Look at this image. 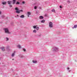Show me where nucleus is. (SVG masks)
Wrapping results in <instances>:
<instances>
[{
	"label": "nucleus",
	"instance_id": "nucleus-1",
	"mask_svg": "<svg viewBox=\"0 0 77 77\" xmlns=\"http://www.w3.org/2000/svg\"><path fill=\"white\" fill-rule=\"evenodd\" d=\"M15 9L16 11V13H17V14H20V12H23V11L22 10H19V9H18V8L17 7L15 8Z\"/></svg>",
	"mask_w": 77,
	"mask_h": 77
},
{
	"label": "nucleus",
	"instance_id": "nucleus-2",
	"mask_svg": "<svg viewBox=\"0 0 77 77\" xmlns=\"http://www.w3.org/2000/svg\"><path fill=\"white\" fill-rule=\"evenodd\" d=\"M5 30V33H9V30L8 28H5L4 29Z\"/></svg>",
	"mask_w": 77,
	"mask_h": 77
},
{
	"label": "nucleus",
	"instance_id": "nucleus-3",
	"mask_svg": "<svg viewBox=\"0 0 77 77\" xmlns=\"http://www.w3.org/2000/svg\"><path fill=\"white\" fill-rule=\"evenodd\" d=\"M49 26L50 27H53V23L51 22H50L49 23Z\"/></svg>",
	"mask_w": 77,
	"mask_h": 77
},
{
	"label": "nucleus",
	"instance_id": "nucleus-4",
	"mask_svg": "<svg viewBox=\"0 0 77 77\" xmlns=\"http://www.w3.org/2000/svg\"><path fill=\"white\" fill-rule=\"evenodd\" d=\"M7 3H8V5H11L12 1H8L7 2Z\"/></svg>",
	"mask_w": 77,
	"mask_h": 77
},
{
	"label": "nucleus",
	"instance_id": "nucleus-5",
	"mask_svg": "<svg viewBox=\"0 0 77 77\" xmlns=\"http://www.w3.org/2000/svg\"><path fill=\"white\" fill-rule=\"evenodd\" d=\"M77 27V25H75L73 27H72V29H74V28H76Z\"/></svg>",
	"mask_w": 77,
	"mask_h": 77
},
{
	"label": "nucleus",
	"instance_id": "nucleus-6",
	"mask_svg": "<svg viewBox=\"0 0 77 77\" xmlns=\"http://www.w3.org/2000/svg\"><path fill=\"white\" fill-rule=\"evenodd\" d=\"M1 48L2 50L3 51H5V48L4 47L2 48Z\"/></svg>",
	"mask_w": 77,
	"mask_h": 77
},
{
	"label": "nucleus",
	"instance_id": "nucleus-7",
	"mask_svg": "<svg viewBox=\"0 0 77 77\" xmlns=\"http://www.w3.org/2000/svg\"><path fill=\"white\" fill-rule=\"evenodd\" d=\"M20 18H24V15H22L20 17Z\"/></svg>",
	"mask_w": 77,
	"mask_h": 77
},
{
	"label": "nucleus",
	"instance_id": "nucleus-8",
	"mask_svg": "<svg viewBox=\"0 0 77 77\" xmlns=\"http://www.w3.org/2000/svg\"><path fill=\"white\" fill-rule=\"evenodd\" d=\"M17 47H18V48H21V46L20 45H18L17 46Z\"/></svg>",
	"mask_w": 77,
	"mask_h": 77
},
{
	"label": "nucleus",
	"instance_id": "nucleus-9",
	"mask_svg": "<svg viewBox=\"0 0 77 77\" xmlns=\"http://www.w3.org/2000/svg\"><path fill=\"white\" fill-rule=\"evenodd\" d=\"M13 5H14L15 3V2H16V0H13Z\"/></svg>",
	"mask_w": 77,
	"mask_h": 77
},
{
	"label": "nucleus",
	"instance_id": "nucleus-10",
	"mask_svg": "<svg viewBox=\"0 0 77 77\" xmlns=\"http://www.w3.org/2000/svg\"><path fill=\"white\" fill-rule=\"evenodd\" d=\"M32 62L33 63H37V61H34V60H32Z\"/></svg>",
	"mask_w": 77,
	"mask_h": 77
},
{
	"label": "nucleus",
	"instance_id": "nucleus-11",
	"mask_svg": "<svg viewBox=\"0 0 77 77\" xmlns=\"http://www.w3.org/2000/svg\"><path fill=\"white\" fill-rule=\"evenodd\" d=\"M43 18L44 17L42 16H40L39 17L40 19H43Z\"/></svg>",
	"mask_w": 77,
	"mask_h": 77
},
{
	"label": "nucleus",
	"instance_id": "nucleus-12",
	"mask_svg": "<svg viewBox=\"0 0 77 77\" xmlns=\"http://www.w3.org/2000/svg\"><path fill=\"white\" fill-rule=\"evenodd\" d=\"M2 4L4 5H6V2H3Z\"/></svg>",
	"mask_w": 77,
	"mask_h": 77
},
{
	"label": "nucleus",
	"instance_id": "nucleus-13",
	"mask_svg": "<svg viewBox=\"0 0 77 77\" xmlns=\"http://www.w3.org/2000/svg\"><path fill=\"white\" fill-rule=\"evenodd\" d=\"M27 13H28L27 14L29 15H31V13H30V12H28Z\"/></svg>",
	"mask_w": 77,
	"mask_h": 77
},
{
	"label": "nucleus",
	"instance_id": "nucleus-14",
	"mask_svg": "<svg viewBox=\"0 0 77 77\" xmlns=\"http://www.w3.org/2000/svg\"><path fill=\"white\" fill-rule=\"evenodd\" d=\"M37 26H33V27L34 29H36V28L37 27Z\"/></svg>",
	"mask_w": 77,
	"mask_h": 77
},
{
	"label": "nucleus",
	"instance_id": "nucleus-15",
	"mask_svg": "<svg viewBox=\"0 0 77 77\" xmlns=\"http://www.w3.org/2000/svg\"><path fill=\"white\" fill-rule=\"evenodd\" d=\"M41 23H45V20H42V21H41Z\"/></svg>",
	"mask_w": 77,
	"mask_h": 77
},
{
	"label": "nucleus",
	"instance_id": "nucleus-16",
	"mask_svg": "<svg viewBox=\"0 0 77 77\" xmlns=\"http://www.w3.org/2000/svg\"><path fill=\"white\" fill-rule=\"evenodd\" d=\"M14 55H15V53H13L12 55V57H14Z\"/></svg>",
	"mask_w": 77,
	"mask_h": 77
},
{
	"label": "nucleus",
	"instance_id": "nucleus-17",
	"mask_svg": "<svg viewBox=\"0 0 77 77\" xmlns=\"http://www.w3.org/2000/svg\"><path fill=\"white\" fill-rule=\"evenodd\" d=\"M51 11H52V12H55V10H54V9H53Z\"/></svg>",
	"mask_w": 77,
	"mask_h": 77
},
{
	"label": "nucleus",
	"instance_id": "nucleus-18",
	"mask_svg": "<svg viewBox=\"0 0 77 77\" xmlns=\"http://www.w3.org/2000/svg\"><path fill=\"white\" fill-rule=\"evenodd\" d=\"M33 32L34 33H36V31L35 29L33 31Z\"/></svg>",
	"mask_w": 77,
	"mask_h": 77
},
{
	"label": "nucleus",
	"instance_id": "nucleus-19",
	"mask_svg": "<svg viewBox=\"0 0 77 77\" xmlns=\"http://www.w3.org/2000/svg\"><path fill=\"white\" fill-rule=\"evenodd\" d=\"M39 27H37V28H36V29H37V30H39Z\"/></svg>",
	"mask_w": 77,
	"mask_h": 77
},
{
	"label": "nucleus",
	"instance_id": "nucleus-20",
	"mask_svg": "<svg viewBox=\"0 0 77 77\" xmlns=\"http://www.w3.org/2000/svg\"><path fill=\"white\" fill-rule=\"evenodd\" d=\"M20 4V2H17L16 3V5H19Z\"/></svg>",
	"mask_w": 77,
	"mask_h": 77
},
{
	"label": "nucleus",
	"instance_id": "nucleus-21",
	"mask_svg": "<svg viewBox=\"0 0 77 77\" xmlns=\"http://www.w3.org/2000/svg\"><path fill=\"white\" fill-rule=\"evenodd\" d=\"M37 8V7H36V6H35L34 7V9H36V8Z\"/></svg>",
	"mask_w": 77,
	"mask_h": 77
},
{
	"label": "nucleus",
	"instance_id": "nucleus-22",
	"mask_svg": "<svg viewBox=\"0 0 77 77\" xmlns=\"http://www.w3.org/2000/svg\"><path fill=\"white\" fill-rule=\"evenodd\" d=\"M6 39L7 41H8V40H9V38H6Z\"/></svg>",
	"mask_w": 77,
	"mask_h": 77
},
{
	"label": "nucleus",
	"instance_id": "nucleus-23",
	"mask_svg": "<svg viewBox=\"0 0 77 77\" xmlns=\"http://www.w3.org/2000/svg\"><path fill=\"white\" fill-rule=\"evenodd\" d=\"M60 8H62V7L61 5H60Z\"/></svg>",
	"mask_w": 77,
	"mask_h": 77
},
{
	"label": "nucleus",
	"instance_id": "nucleus-24",
	"mask_svg": "<svg viewBox=\"0 0 77 77\" xmlns=\"http://www.w3.org/2000/svg\"><path fill=\"white\" fill-rule=\"evenodd\" d=\"M23 51H26V49H23Z\"/></svg>",
	"mask_w": 77,
	"mask_h": 77
},
{
	"label": "nucleus",
	"instance_id": "nucleus-25",
	"mask_svg": "<svg viewBox=\"0 0 77 77\" xmlns=\"http://www.w3.org/2000/svg\"><path fill=\"white\" fill-rule=\"evenodd\" d=\"M9 7H12V5H9Z\"/></svg>",
	"mask_w": 77,
	"mask_h": 77
},
{
	"label": "nucleus",
	"instance_id": "nucleus-26",
	"mask_svg": "<svg viewBox=\"0 0 77 77\" xmlns=\"http://www.w3.org/2000/svg\"><path fill=\"white\" fill-rule=\"evenodd\" d=\"M22 3L24 4V2H23Z\"/></svg>",
	"mask_w": 77,
	"mask_h": 77
},
{
	"label": "nucleus",
	"instance_id": "nucleus-27",
	"mask_svg": "<svg viewBox=\"0 0 77 77\" xmlns=\"http://www.w3.org/2000/svg\"><path fill=\"white\" fill-rule=\"evenodd\" d=\"M1 13H2L0 11V14H1Z\"/></svg>",
	"mask_w": 77,
	"mask_h": 77
},
{
	"label": "nucleus",
	"instance_id": "nucleus-28",
	"mask_svg": "<svg viewBox=\"0 0 77 77\" xmlns=\"http://www.w3.org/2000/svg\"><path fill=\"white\" fill-rule=\"evenodd\" d=\"M39 8H40V9H41V7H39Z\"/></svg>",
	"mask_w": 77,
	"mask_h": 77
},
{
	"label": "nucleus",
	"instance_id": "nucleus-29",
	"mask_svg": "<svg viewBox=\"0 0 77 77\" xmlns=\"http://www.w3.org/2000/svg\"><path fill=\"white\" fill-rule=\"evenodd\" d=\"M28 17H29V15H28Z\"/></svg>",
	"mask_w": 77,
	"mask_h": 77
},
{
	"label": "nucleus",
	"instance_id": "nucleus-30",
	"mask_svg": "<svg viewBox=\"0 0 77 77\" xmlns=\"http://www.w3.org/2000/svg\"><path fill=\"white\" fill-rule=\"evenodd\" d=\"M68 69H69V68L68 67L67 68Z\"/></svg>",
	"mask_w": 77,
	"mask_h": 77
},
{
	"label": "nucleus",
	"instance_id": "nucleus-31",
	"mask_svg": "<svg viewBox=\"0 0 77 77\" xmlns=\"http://www.w3.org/2000/svg\"><path fill=\"white\" fill-rule=\"evenodd\" d=\"M56 49H57V48H56Z\"/></svg>",
	"mask_w": 77,
	"mask_h": 77
},
{
	"label": "nucleus",
	"instance_id": "nucleus-32",
	"mask_svg": "<svg viewBox=\"0 0 77 77\" xmlns=\"http://www.w3.org/2000/svg\"><path fill=\"white\" fill-rule=\"evenodd\" d=\"M12 60H14V59H13Z\"/></svg>",
	"mask_w": 77,
	"mask_h": 77
},
{
	"label": "nucleus",
	"instance_id": "nucleus-33",
	"mask_svg": "<svg viewBox=\"0 0 77 77\" xmlns=\"http://www.w3.org/2000/svg\"><path fill=\"white\" fill-rule=\"evenodd\" d=\"M17 17H18V15H17Z\"/></svg>",
	"mask_w": 77,
	"mask_h": 77
},
{
	"label": "nucleus",
	"instance_id": "nucleus-34",
	"mask_svg": "<svg viewBox=\"0 0 77 77\" xmlns=\"http://www.w3.org/2000/svg\"><path fill=\"white\" fill-rule=\"evenodd\" d=\"M70 71H69V72Z\"/></svg>",
	"mask_w": 77,
	"mask_h": 77
}]
</instances>
